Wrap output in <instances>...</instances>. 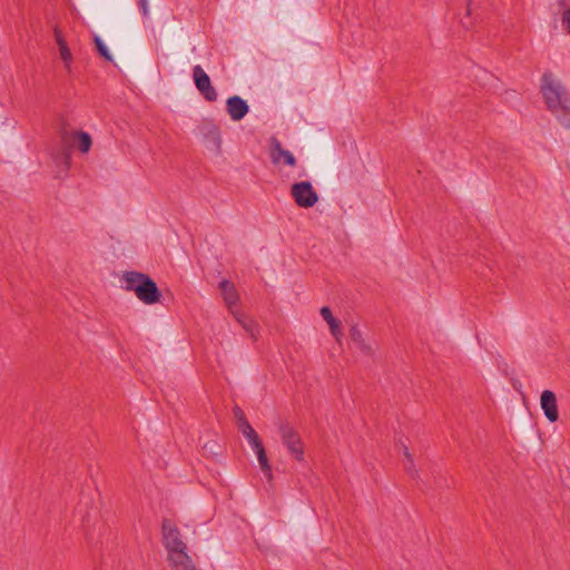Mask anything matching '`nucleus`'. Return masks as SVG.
I'll return each instance as SVG.
<instances>
[{
	"mask_svg": "<svg viewBox=\"0 0 570 570\" xmlns=\"http://www.w3.org/2000/svg\"><path fill=\"white\" fill-rule=\"evenodd\" d=\"M541 92L544 98L547 108L554 114L561 106L563 109H569L567 101L570 99L566 89L559 80H557L551 72H544L541 81Z\"/></svg>",
	"mask_w": 570,
	"mask_h": 570,
	"instance_id": "1",
	"label": "nucleus"
},
{
	"mask_svg": "<svg viewBox=\"0 0 570 570\" xmlns=\"http://www.w3.org/2000/svg\"><path fill=\"white\" fill-rule=\"evenodd\" d=\"M163 543L167 552L168 563L190 557L188 547L183 541L177 527L169 520L163 522Z\"/></svg>",
	"mask_w": 570,
	"mask_h": 570,
	"instance_id": "2",
	"label": "nucleus"
},
{
	"mask_svg": "<svg viewBox=\"0 0 570 570\" xmlns=\"http://www.w3.org/2000/svg\"><path fill=\"white\" fill-rule=\"evenodd\" d=\"M278 433L288 453L297 461L304 460V444L299 433L287 422L278 423Z\"/></svg>",
	"mask_w": 570,
	"mask_h": 570,
	"instance_id": "3",
	"label": "nucleus"
},
{
	"mask_svg": "<svg viewBox=\"0 0 570 570\" xmlns=\"http://www.w3.org/2000/svg\"><path fill=\"white\" fill-rule=\"evenodd\" d=\"M291 195L301 208H311L318 202V194L309 181L294 183L291 187Z\"/></svg>",
	"mask_w": 570,
	"mask_h": 570,
	"instance_id": "4",
	"label": "nucleus"
},
{
	"mask_svg": "<svg viewBox=\"0 0 570 570\" xmlns=\"http://www.w3.org/2000/svg\"><path fill=\"white\" fill-rule=\"evenodd\" d=\"M193 79L199 94L205 100L214 102L218 98L217 90L212 85L209 76L205 72L202 66L197 65L193 68Z\"/></svg>",
	"mask_w": 570,
	"mask_h": 570,
	"instance_id": "5",
	"label": "nucleus"
},
{
	"mask_svg": "<svg viewBox=\"0 0 570 570\" xmlns=\"http://www.w3.org/2000/svg\"><path fill=\"white\" fill-rule=\"evenodd\" d=\"M137 298L146 305H153L160 301L161 293L157 284L147 275L142 284L138 287Z\"/></svg>",
	"mask_w": 570,
	"mask_h": 570,
	"instance_id": "6",
	"label": "nucleus"
},
{
	"mask_svg": "<svg viewBox=\"0 0 570 570\" xmlns=\"http://www.w3.org/2000/svg\"><path fill=\"white\" fill-rule=\"evenodd\" d=\"M540 406L549 422L554 423L559 420L557 396L554 392L544 390L540 396Z\"/></svg>",
	"mask_w": 570,
	"mask_h": 570,
	"instance_id": "7",
	"label": "nucleus"
},
{
	"mask_svg": "<svg viewBox=\"0 0 570 570\" xmlns=\"http://www.w3.org/2000/svg\"><path fill=\"white\" fill-rule=\"evenodd\" d=\"M271 160L274 165L285 164L294 167L296 165V158L289 151L283 148L279 140L273 138L271 140Z\"/></svg>",
	"mask_w": 570,
	"mask_h": 570,
	"instance_id": "8",
	"label": "nucleus"
},
{
	"mask_svg": "<svg viewBox=\"0 0 570 570\" xmlns=\"http://www.w3.org/2000/svg\"><path fill=\"white\" fill-rule=\"evenodd\" d=\"M226 110L233 121H240L248 114L249 106L239 96H232L226 100Z\"/></svg>",
	"mask_w": 570,
	"mask_h": 570,
	"instance_id": "9",
	"label": "nucleus"
},
{
	"mask_svg": "<svg viewBox=\"0 0 570 570\" xmlns=\"http://www.w3.org/2000/svg\"><path fill=\"white\" fill-rule=\"evenodd\" d=\"M53 37L58 46L60 59L62 60L67 71L70 72L73 57L60 28L55 27Z\"/></svg>",
	"mask_w": 570,
	"mask_h": 570,
	"instance_id": "10",
	"label": "nucleus"
},
{
	"mask_svg": "<svg viewBox=\"0 0 570 570\" xmlns=\"http://www.w3.org/2000/svg\"><path fill=\"white\" fill-rule=\"evenodd\" d=\"M62 139L65 141L71 140L72 144L76 145L77 148L82 154H87L90 150L91 145H92V140H91L90 135L88 132H85V131H72V132L65 131L62 134Z\"/></svg>",
	"mask_w": 570,
	"mask_h": 570,
	"instance_id": "11",
	"label": "nucleus"
},
{
	"mask_svg": "<svg viewBox=\"0 0 570 570\" xmlns=\"http://www.w3.org/2000/svg\"><path fill=\"white\" fill-rule=\"evenodd\" d=\"M219 288L222 291V295L225 304L228 307V311L230 313L235 312V306L238 303L239 296L234 284L227 279H224L219 283Z\"/></svg>",
	"mask_w": 570,
	"mask_h": 570,
	"instance_id": "12",
	"label": "nucleus"
},
{
	"mask_svg": "<svg viewBox=\"0 0 570 570\" xmlns=\"http://www.w3.org/2000/svg\"><path fill=\"white\" fill-rule=\"evenodd\" d=\"M146 274L139 272H126L122 275L124 288L137 294L138 287L142 284Z\"/></svg>",
	"mask_w": 570,
	"mask_h": 570,
	"instance_id": "13",
	"label": "nucleus"
},
{
	"mask_svg": "<svg viewBox=\"0 0 570 570\" xmlns=\"http://www.w3.org/2000/svg\"><path fill=\"white\" fill-rule=\"evenodd\" d=\"M321 315L324 321L328 324L330 331L332 335L338 341L341 333V322L335 318L332 314V311L328 306H323L321 308Z\"/></svg>",
	"mask_w": 570,
	"mask_h": 570,
	"instance_id": "14",
	"label": "nucleus"
},
{
	"mask_svg": "<svg viewBox=\"0 0 570 570\" xmlns=\"http://www.w3.org/2000/svg\"><path fill=\"white\" fill-rule=\"evenodd\" d=\"M253 451L257 455V460H258L261 470L265 474L267 481L269 483H272L273 482V470H272V466L269 464V461H268V458H267V454H266V451H265L264 446L262 445L258 449H255Z\"/></svg>",
	"mask_w": 570,
	"mask_h": 570,
	"instance_id": "15",
	"label": "nucleus"
},
{
	"mask_svg": "<svg viewBox=\"0 0 570 570\" xmlns=\"http://www.w3.org/2000/svg\"><path fill=\"white\" fill-rule=\"evenodd\" d=\"M350 335L353 343L357 346V348H360L366 354H371L373 352V347L366 343L363 333L360 328L353 326L350 331Z\"/></svg>",
	"mask_w": 570,
	"mask_h": 570,
	"instance_id": "16",
	"label": "nucleus"
},
{
	"mask_svg": "<svg viewBox=\"0 0 570 570\" xmlns=\"http://www.w3.org/2000/svg\"><path fill=\"white\" fill-rule=\"evenodd\" d=\"M232 314L246 332H248L252 336H255L256 324L254 321L247 318L243 313L238 311H235Z\"/></svg>",
	"mask_w": 570,
	"mask_h": 570,
	"instance_id": "17",
	"label": "nucleus"
},
{
	"mask_svg": "<svg viewBox=\"0 0 570 570\" xmlns=\"http://www.w3.org/2000/svg\"><path fill=\"white\" fill-rule=\"evenodd\" d=\"M232 314L246 332H248L252 336H255L256 324L254 321L247 318L243 313L238 311H235Z\"/></svg>",
	"mask_w": 570,
	"mask_h": 570,
	"instance_id": "18",
	"label": "nucleus"
},
{
	"mask_svg": "<svg viewBox=\"0 0 570 570\" xmlns=\"http://www.w3.org/2000/svg\"><path fill=\"white\" fill-rule=\"evenodd\" d=\"M170 570H196L195 562L191 557L168 563Z\"/></svg>",
	"mask_w": 570,
	"mask_h": 570,
	"instance_id": "19",
	"label": "nucleus"
},
{
	"mask_svg": "<svg viewBox=\"0 0 570 570\" xmlns=\"http://www.w3.org/2000/svg\"><path fill=\"white\" fill-rule=\"evenodd\" d=\"M569 109L563 110V106L556 111L553 115L557 117L558 121L566 128L570 129V99L567 101Z\"/></svg>",
	"mask_w": 570,
	"mask_h": 570,
	"instance_id": "20",
	"label": "nucleus"
},
{
	"mask_svg": "<svg viewBox=\"0 0 570 570\" xmlns=\"http://www.w3.org/2000/svg\"><path fill=\"white\" fill-rule=\"evenodd\" d=\"M95 43H96V48H97L98 52L100 53V56H102L106 60L111 61L112 60L111 55L109 53L104 41L98 36L95 37Z\"/></svg>",
	"mask_w": 570,
	"mask_h": 570,
	"instance_id": "21",
	"label": "nucleus"
},
{
	"mask_svg": "<svg viewBox=\"0 0 570 570\" xmlns=\"http://www.w3.org/2000/svg\"><path fill=\"white\" fill-rule=\"evenodd\" d=\"M208 136L213 139V142L215 144V146L217 148H219L222 145V137H220L219 128L215 125H210L208 127Z\"/></svg>",
	"mask_w": 570,
	"mask_h": 570,
	"instance_id": "22",
	"label": "nucleus"
},
{
	"mask_svg": "<svg viewBox=\"0 0 570 570\" xmlns=\"http://www.w3.org/2000/svg\"><path fill=\"white\" fill-rule=\"evenodd\" d=\"M244 438L247 440L253 450L258 449L259 446L263 445L255 430L244 435Z\"/></svg>",
	"mask_w": 570,
	"mask_h": 570,
	"instance_id": "23",
	"label": "nucleus"
},
{
	"mask_svg": "<svg viewBox=\"0 0 570 570\" xmlns=\"http://www.w3.org/2000/svg\"><path fill=\"white\" fill-rule=\"evenodd\" d=\"M234 416L237 421V426L243 422H247L244 411L239 406H235L233 409Z\"/></svg>",
	"mask_w": 570,
	"mask_h": 570,
	"instance_id": "24",
	"label": "nucleus"
},
{
	"mask_svg": "<svg viewBox=\"0 0 570 570\" xmlns=\"http://www.w3.org/2000/svg\"><path fill=\"white\" fill-rule=\"evenodd\" d=\"M138 8L145 18L149 16L148 0H138Z\"/></svg>",
	"mask_w": 570,
	"mask_h": 570,
	"instance_id": "25",
	"label": "nucleus"
},
{
	"mask_svg": "<svg viewBox=\"0 0 570 570\" xmlns=\"http://www.w3.org/2000/svg\"><path fill=\"white\" fill-rule=\"evenodd\" d=\"M404 468L413 478H416L419 475L417 470L415 469L413 459H412V464L407 460H405Z\"/></svg>",
	"mask_w": 570,
	"mask_h": 570,
	"instance_id": "26",
	"label": "nucleus"
},
{
	"mask_svg": "<svg viewBox=\"0 0 570 570\" xmlns=\"http://www.w3.org/2000/svg\"><path fill=\"white\" fill-rule=\"evenodd\" d=\"M238 430L240 431V433L243 435H246V434L250 433L252 431H254L253 426L250 425V423L248 421L239 424Z\"/></svg>",
	"mask_w": 570,
	"mask_h": 570,
	"instance_id": "27",
	"label": "nucleus"
},
{
	"mask_svg": "<svg viewBox=\"0 0 570 570\" xmlns=\"http://www.w3.org/2000/svg\"><path fill=\"white\" fill-rule=\"evenodd\" d=\"M562 23L567 31L570 33V9L563 11Z\"/></svg>",
	"mask_w": 570,
	"mask_h": 570,
	"instance_id": "28",
	"label": "nucleus"
},
{
	"mask_svg": "<svg viewBox=\"0 0 570 570\" xmlns=\"http://www.w3.org/2000/svg\"><path fill=\"white\" fill-rule=\"evenodd\" d=\"M403 454H404L405 460H407L412 464L413 456L410 453V451H409L406 445H403Z\"/></svg>",
	"mask_w": 570,
	"mask_h": 570,
	"instance_id": "29",
	"label": "nucleus"
},
{
	"mask_svg": "<svg viewBox=\"0 0 570 570\" xmlns=\"http://www.w3.org/2000/svg\"><path fill=\"white\" fill-rule=\"evenodd\" d=\"M403 454H404L405 460H407L412 464L413 456L410 453V451H409L406 445H403Z\"/></svg>",
	"mask_w": 570,
	"mask_h": 570,
	"instance_id": "30",
	"label": "nucleus"
}]
</instances>
